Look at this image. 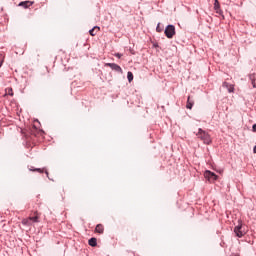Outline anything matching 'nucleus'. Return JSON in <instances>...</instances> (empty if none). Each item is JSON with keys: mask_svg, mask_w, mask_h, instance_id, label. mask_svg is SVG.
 <instances>
[{"mask_svg": "<svg viewBox=\"0 0 256 256\" xmlns=\"http://www.w3.org/2000/svg\"><path fill=\"white\" fill-rule=\"evenodd\" d=\"M29 171L37 172V173H45V168H35V167H30Z\"/></svg>", "mask_w": 256, "mask_h": 256, "instance_id": "14", "label": "nucleus"}, {"mask_svg": "<svg viewBox=\"0 0 256 256\" xmlns=\"http://www.w3.org/2000/svg\"><path fill=\"white\" fill-rule=\"evenodd\" d=\"M88 245H90V247H97V238L92 237L88 240Z\"/></svg>", "mask_w": 256, "mask_h": 256, "instance_id": "12", "label": "nucleus"}, {"mask_svg": "<svg viewBox=\"0 0 256 256\" xmlns=\"http://www.w3.org/2000/svg\"><path fill=\"white\" fill-rule=\"evenodd\" d=\"M196 137H198L200 141H203L204 145H211L213 143V140L211 139V135H209V132L203 130V128L198 129V132L196 133Z\"/></svg>", "mask_w": 256, "mask_h": 256, "instance_id": "1", "label": "nucleus"}, {"mask_svg": "<svg viewBox=\"0 0 256 256\" xmlns=\"http://www.w3.org/2000/svg\"><path fill=\"white\" fill-rule=\"evenodd\" d=\"M195 105V101L191 99V96H188L187 103H186V109H193V106Z\"/></svg>", "mask_w": 256, "mask_h": 256, "instance_id": "7", "label": "nucleus"}, {"mask_svg": "<svg viewBox=\"0 0 256 256\" xmlns=\"http://www.w3.org/2000/svg\"><path fill=\"white\" fill-rule=\"evenodd\" d=\"M249 79L251 81L252 87L255 89L256 88V74H250Z\"/></svg>", "mask_w": 256, "mask_h": 256, "instance_id": "10", "label": "nucleus"}, {"mask_svg": "<svg viewBox=\"0 0 256 256\" xmlns=\"http://www.w3.org/2000/svg\"><path fill=\"white\" fill-rule=\"evenodd\" d=\"M8 95H10L11 97H13V89L10 88V91L8 92Z\"/></svg>", "mask_w": 256, "mask_h": 256, "instance_id": "22", "label": "nucleus"}, {"mask_svg": "<svg viewBox=\"0 0 256 256\" xmlns=\"http://www.w3.org/2000/svg\"><path fill=\"white\" fill-rule=\"evenodd\" d=\"M130 53H132V55H135V52L133 50H130Z\"/></svg>", "mask_w": 256, "mask_h": 256, "instance_id": "26", "label": "nucleus"}, {"mask_svg": "<svg viewBox=\"0 0 256 256\" xmlns=\"http://www.w3.org/2000/svg\"><path fill=\"white\" fill-rule=\"evenodd\" d=\"M95 29H98L99 31V26H94L92 29L89 30V34L91 35V37H95L97 35V32H95Z\"/></svg>", "mask_w": 256, "mask_h": 256, "instance_id": "15", "label": "nucleus"}, {"mask_svg": "<svg viewBox=\"0 0 256 256\" xmlns=\"http://www.w3.org/2000/svg\"><path fill=\"white\" fill-rule=\"evenodd\" d=\"M44 173L46 175V177L49 179V171H47L46 169L44 170Z\"/></svg>", "mask_w": 256, "mask_h": 256, "instance_id": "23", "label": "nucleus"}, {"mask_svg": "<svg viewBox=\"0 0 256 256\" xmlns=\"http://www.w3.org/2000/svg\"><path fill=\"white\" fill-rule=\"evenodd\" d=\"M253 153H256V145L253 148Z\"/></svg>", "mask_w": 256, "mask_h": 256, "instance_id": "25", "label": "nucleus"}, {"mask_svg": "<svg viewBox=\"0 0 256 256\" xmlns=\"http://www.w3.org/2000/svg\"><path fill=\"white\" fill-rule=\"evenodd\" d=\"M218 15H222L223 16V10H221V8H218L216 10H214Z\"/></svg>", "mask_w": 256, "mask_h": 256, "instance_id": "19", "label": "nucleus"}, {"mask_svg": "<svg viewBox=\"0 0 256 256\" xmlns=\"http://www.w3.org/2000/svg\"><path fill=\"white\" fill-rule=\"evenodd\" d=\"M204 177L209 181L210 183H213L214 181H217L219 179V176L212 172L211 170H206L204 172Z\"/></svg>", "mask_w": 256, "mask_h": 256, "instance_id": "4", "label": "nucleus"}, {"mask_svg": "<svg viewBox=\"0 0 256 256\" xmlns=\"http://www.w3.org/2000/svg\"><path fill=\"white\" fill-rule=\"evenodd\" d=\"M33 5L31 1H22L19 3V7H23L24 9H29Z\"/></svg>", "mask_w": 256, "mask_h": 256, "instance_id": "6", "label": "nucleus"}, {"mask_svg": "<svg viewBox=\"0 0 256 256\" xmlns=\"http://www.w3.org/2000/svg\"><path fill=\"white\" fill-rule=\"evenodd\" d=\"M160 25H161V23L157 24V27H156L157 33H161L163 31V28Z\"/></svg>", "mask_w": 256, "mask_h": 256, "instance_id": "18", "label": "nucleus"}, {"mask_svg": "<svg viewBox=\"0 0 256 256\" xmlns=\"http://www.w3.org/2000/svg\"><path fill=\"white\" fill-rule=\"evenodd\" d=\"M175 25H167L165 30H164V35H166L167 39H173L175 37Z\"/></svg>", "mask_w": 256, "mask_h": 256, "instance_id": "2", "label": "nucleus"}, {"mask_svg": "<svg viewBox=\"0 0 256 256\" xmlns=\"http://www.w3.org/2000/svg\"><path fill=\"white\" fill-rule=\"evenodd\" d=\"M104 231H105V227L103 226V224L96 225L95 233H99V235H103Z\"/></svg>", "mask_w": 256, "mask_h": 256, "instance_id": "8", "label": "nucleus"}, {"mask_svg": "<svg viewBox=\"0 0 256 256\" xmlns=\"http://www.w3.org/2000/svg\"><path fill=\"white\" fill-rule=\"evenodd\" d=\"M30 221L32 223H39V213L38 212H34V216H30Z\"/></svg>", "mask_w": 256, "mask_h": 256, "instance_id": "9", "label": "nucleus"}, {"mask_svg": "<svg viewBox=\"0 0 256 256\" xmlns=\"http://www.w3.org/2000/svg\"><path fill=\"white\" fill-rule=\"evenodd\" d=\"M223 87L228 88V93H233V91H235V87L233 85H229V83H227V82L223 83Z\"/></svg>", "mask_w": 256, "mask_h": 256, "instance_id": "13", "label": "nucleus"}, {"mask_svg": "<svg viewBox=\"0 0 256 256\" xmlns=\"http://www.w3.org/2000/svg\"><path fill=\"white\" fill-rule=\"evenodd\" d=\"M105 67H110V69H112V71H116V73L123 74V68H121V66H119V64L105 63Z\"/></svg>", "mask_w": 256, "mask_h": 256, "instance_id": "5", "label": "nucleus"}, {"mask_svg": "<svg viewBox=\"0 0 256 256\" xmlns=\"http://www.w3.org/2000/svg\"><path fill=\"white\" fill-rule=\"evenodd\" d=\"M127 79H128L129 83H131L133 81V72L129 71L127 73Z\"/></svg>", "mask_w": 256, "mask_h": 256, "instance_id": "16", "label": "nucleus"}, {"mask_svg": "<svg viewBox=\"0 0 256 256\" xmlns=\"http://www.w3.org/2000/svg\"><path fill=\"white\" fill-rule=\"evenodd\" d=\"M252 131H253V133H256V124L252 125Z\"/></svg>", "mask_w": 256, "mask_h": 256, "instance_id": "21", "label": "nucleus"}, {"mask_svg": "<svg viewBox=\"0 0 256 256\" xmlns=\"http://www.w3.org/2000/svg\"><path fill=\"white\" fill-rule=\"evenodd\" d=\"M22 225H25L26 227H31L33 225V222H31V218H24L22 220Z\"/></svg>", "mask_w": 256, "mask_h": 256, "instance_id": "11", "label": "nucleus"}, {"mask_svg": "<svg viewBox=\"0 0 256 256\" xmlns=\"http://www.w3.org/2000/svg\"><path fill=\"white\" fill-rule=\"evenodd\" d=\"M216 9H221V4H219V0H214V11Z\"/></svg>", "mask_w": 256, "mask_h": 256, "instance_id": "17", "label": "nucleus"}, {"mask_svg": "<svg viewBox=\"0 0 256 256\" xmlns=\"http://www.w3.org/2000/svg\"><path fill=\"white\" fill-rule=\"evenodd\" d=\"M234 233L236 237H239V239H241V237H244V235L247 233L241 221H239L238 225L234 228Z\"/></svg>", "mask_w": 256, "mask_h": 256, "instance_id": "3", "label": "nucleus"}, {"mask_svg": "<svg viewBox=\"0 0 256 256\" xmlns=\"http://www.w3.org/2000/svg\"><path fill=\"white\" fill-rule=\"evenodd\" d=\"M153 47H154L155 49H157V47H159V44H158V43H154V44H153Z\"/></svg>", "mask_w": 256, "mask_h": 256, "instance_id": "24", "label": "nucleus"}, {"mask_svg": "<svg viewBox=\"0 0 256 256\" xmlns=\"http://www.w3.org/2000/svg\"><path fill=\"white\" fill-rule=\"evenodd\" d=\"M114 57H117V59H121L123 57V54L121 53H115Z\"/></svg>", "mask_w": 256, "mask_h": 256, "instance_id": "20", "label": "nucleus"}]
</instances>
